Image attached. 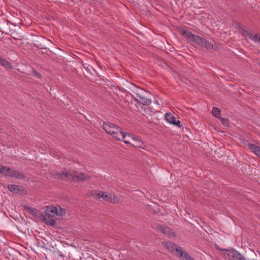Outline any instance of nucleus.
Instances as JSON below:
<instances>
[{"mask_svg":"<svg viewBox=\"0 0 260 260\" xmlns=\"http://www.w3.org/2000/svg\"><path fill=\"white\" fill-rule=\"evenodd\" d=\"M96 197L98 198H103L104 200L113 203H119L121 202L119 197L107 192L100 191L97 194Z\"/></svg>","mask_w":260,"mask_h":260,"instance_id":"20e7f679","label":"nucleus"},{"mask_svg":"<svg viewBox=\"0 0 260 260\" xmlns=\"http://www.w3.org/2000/svg\"><path fill=\"white\" fill-rule=\"evenodd\" d=\"M52 176L58 179H68L75 181L89 180L90 178V176L84 173L66 170L61 172L54 171L52 173Z\"/></svg>","mask_w":260,"mask_h":260,"instance_id":"7ed1b4c3","label":"nucleus"},{"mask_svg":"<svg viewBox=\"0 0 260 260\" xmlns=\"http://www.w3.org/2000/svg\"><path fill=\"white\" fill-rule=\"evenodd\" d=\"M165 118L168 123L181 127V125H180V121L179 120L176 121L175 117L171 113H167L165 114Z\"/></svg>","mask_w":260,"mask_h":260,"instance_id":"1a4fd4ad","label":"nucleus"},{"mask_svg":"<svg viewBox=\"0 0 260 260\" xmlns=\"http://www.w3.org/2000/svg\"><path fill=\"white\" fill-rule=\"evenodd\" d=\"M105 131L116 140L123 141L127 145H132L131 141H135V137L131 134L122 131V128L110 122H105L103 124Z\"/></svg>","mask_w":260,"mask_h":260,"instance_id":"f257e3e1","label":"nucleus"},{"mask_svg":"<svg viewBox=\"0 0 260 260\" xmlns=\"http://www.w3.org/2000/svg\"><path fill=\"white\" fill-rule=\"evenodd\" d=\"M157 228L158 231L166 235H167L169 237H173L175 236V232L168 227L159 226Z\"/></svg>","mask_w":260,"mask_h":260,"instance_id":"9b49d317","label":"nucleus"},{"mask_svg":"<svg viewBox=\"0 0 260 260\" xmlns=\"http://www.w3.org/2000/svg\"><path fill=\"white\" fill-rule=\"evenodd\" d=\"M248 148L256 155L260 157V147L253 144H249L248 145Z\"/></svg>","mask_w":260,"mask_h":260,"instance_id":"ddd939ff","label":"nucleus"},{"mask_svg":"<svg viewBox=\"0 0 260 260\" xmlns=\"http://www.w3.org/2000/svg\"><path fill=\"white\" fill-rule=\"evenodd\" d=\"M212 114L217 118H219L220 116V111L217 108L213 107L212 109Z\"/></svg>","mask_w":260,"mask_h":260,"instance_id":"aec40b11","label":"nucleus"},{"mask_svg":"<svg viewBox=\"0 0 260 260\" xmlns=\"http://www.w3.org/2000/svg\"><path fill=\"white\" fill-rule=\"evenodd\" d=\"M162 245L169 251L172 252H176L177 253L178 251H180L181 247L170 241H164L162 242Z\"/></svg>","mask_w":260,"mask_h":260,"instance_id":"6e6552de","label":"nucleus"},{"mask_svg":"<svg viewBox=\"0 0 260 260\" xmlns=\"http://www.w3.org/2000/svg\"><path fill=\"white\" fill-rule=\"evenodd\" d=\"M54 223H55V221L54 220H51L50 224V225H53L54 224Z\"/></svg>","mask_w":260,"mask_h":260,"instance_id":"b1692460","label":"nucleus"},{"mask_svg":"<svg viewBox=\"0 0 260 260\" xmlns=\"http://www.w3.org/2000/svg\"><path fill=\"white\" fill-rule=\"evenodd\" d=\"M11 170L12 169L10 168L5 166H0V173L6 176H10Z\"/></svg>","mask_w":260,"mask_h":260,"instance_id":"dca6fc26","label":"nucleus"},{"mask_svg":"<svg viewBox=\"0 0 260 260\" xmlns=\"http://www.w3.org/2000/svg\"><path fill=\"white\" fill-rule=\"evenodd\" d=\"M8 187L10 191L13 192L15 193L22 194L24 193V190L23 189V187L21 186L11 184L9 185Z\"/></svg>","mask_w":260,"mask_h":260,"instance_id":"9d476101","label":"nucleus"},{"mask_svg":"<svg viewBox=\"0 0 260 260\" xmlns=\"http://www.w3.org/2000/svg\"><path fill=\"white\" fill-rule=\"evenodd\" d=\"M0 63L1 64L2 66H3L6 69H12V66L9 61H8L7 60H6L4 59L1 58V57H0Z\"/></svg>","mask_w":260,"mask_h":260,"instance_id":"a211bd4d","label":"nucleus"},{"mask_svg":"<svg viewBox=\"0 0 260 260\" xmlns=\"http://www.w3.org/2000/svg\"><path fill=\"white\" fill-rule=\"evenodd\" d=\"M32 74L34 76H35L38 78H41V74L40 73H39L38 72H37L36 71H35V70L32 71Z\"/></svg>","mask_w":260,"mask_h":260,"instance_id":"4be33fe9","label":"nucleus"},{"mask_svg":"<svg viewBox=\"0 0 260 260\" xmlns=\"http://www.w3.org/2000/svg\"><path fill=\"white\" fill-rule=\"evenodd\" d=\"M136 96L135 97L136 100L143 106L146 104V99L145 98V91L141 88H137L136 92Z\"/></svg>","mask_w":260,"mask_h":260,"instance_id":"0eeeda50","label":"nucleus"},{"mask_svg":"<svg viewBox=\"0 0 260 260\" xmlns=\"http://www.w3.org/2000/svg\"><path fill=\"white\" fill-rule=\"evenodd\" d=\"M46 212L48 217H55L57 216H61L64 215L66 210L60 207L50 206L47 207Z\"/></svg>","mask_w":260,"mask_h":260,"instance_id":"39448f33","label":"nucleus"},{"mask_svg":"<svg viewBox=\"0 0 260 260\" xmlns=\"http://www.w3.org/2000/svg\"><path fill=\"white\" fill-rule=\"evenodd\" d=\"M181 34L186 39H188L191 42H194L196 44L205 48L207 49H213L216 50L218 48L217 45L214 41H209L205 39L191 34L187 30H182L180 31Z\"/></svg>","mask_w":260,"mask_h":260,"instance_id":"f03ea898","label":"nucleus"},{"mask_svg":"<svg viewBox=\"0 0 260 260\" xmlns=\"http://www.w3.org/2000/svg\"><path fill=\"white\" fill-rule=\"evenodd\" d=\"M25 208L30 214L34 216H37L39 214V211L38 210L32 208L30 206H26Z\"/></svg>","mask_w":260,"mask_h":260,"instance_id":"f3484780","label":"nucleus"},{"mask_svg":"<svg viewBox=\"0 0 260 260\" xmlns=\"http://www.w3.org/2000/svg\"><path fill=\"white\" fill-rule=\"evenodd\" d=\"M143 144V143L141 141H140V140H138L135 137V141H133V143H132L131 146H134V147H137L143 148V147H142Z\"/></svg>","mask_w":260,"mask_h":260,"instance_id":"6ab92c4d","label":"nucleus"},{"mask_svg":"<svg viewBox=\"0 0 260 260\" xmlns=\"http://www.w3.org/2000/svg\"><path fill=\"white\" fill-rule=\"evenodd\" d=\"M177 254L182 257L183 260H194L193 257H191L188 253L183 251L181 248H180V251H178Z\"/></svg>","mask_w":260,"mask_h":260,"instance_id":"2eb2a0df","label":"nucleus"},{"mask_svg":"<svg viewBox=\"0 0 260 260\" xmlns=\"http://www.w3.org/2000/svg\"><path fill=\"white\" fill-rule=\"evenodd\" d=\"M245 36L249 38L253 41L260 42V35L258 34H254L246 31L245 32Z\"/></svg>","mask_w":260,"mask_h":260,"instance_id":"f8f14e48","label":"nucleus"},{"mask_svg":"<svg viewBox=\"0 0 260 260\" xmlns=\"http://www.w3.org/2000/svg\"><path fill=\"white\" fill-rule=\"evenodd\" d=\"M151 103V99L149 100L147 98V105L150 104Z\"/></svg>","mask_w":260,"mask_h":260,"instance_id":"5701e85b","label":"nucleus"},{"mask_svg":"<svg viewBox=\"0 0 260 260\" xmlns=\"http://www.w3.org/2000/svg\"><path fill=\"white\" fill-rule=\"evenodd\" d=\"M10 177H14L18 179H23L25 176L21 173L12 169Z\"/></svg>","mask_w":260,"mask_h":260,"instance_id":"4468645a","label":"nucleus"},{"mask_svg":"<svg viewBox=\"0 0 260 260\" xmlns=\"http://www.w3.org/2000/svg\"><path fill=\"white\" fill-rule=\"evenodd\" d=\"M224 255L229 260H245V258L235 250H225Z\"/></svg>","mask_w":260,"mask_h":260,"instance_id":"423d86ee","label":"nucleus"},{"mask_svg":"<svg viewBox=\"0 0 260 260\" xmlns=\"http://www.w3.org/2000/svg\"><path fill=\"white\" fill-rule=\"evenodd\" d=\"M221 121L224 126H228L229 125V122L227 118H221Z\"/></svg>","mask_w":260,"mask_h":260,"instance_id":"412c9836","label":"nucleus"}]
</instances>
